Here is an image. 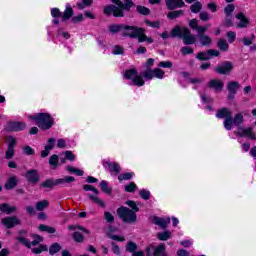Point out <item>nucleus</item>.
I'll return each instance as SVG.
<instances>
[{"instance_id":"33","label":"nucleus","mask_w":256,"mask_h":256,"mask_svg":"<svg viewBox=\"0 0 256 256\" xmlns=\"http://www.w3.org/2000/svg\"><path fill=\"white\" fill-rule=\"evenodd\" d=\"M31 251L35 255H41L43 251H49V248H47V245L40 244L39 247L31 248Z\"/></svg>"},{"instance_id":"45","label":"nucleus","mask_w":256,"mask_h":256,"mask_svg":"<svg viewBox=\"0 0 256 256\" xmlns=\"http://www.w3.org/2000/svg\"><path fill=\"white\" fill-rule=\"evenodd\" d=\"M137 250V243L129 241L126 245V251L128 253H134Z\"/></svg>"},{"instance_id":"49","label":"nucleus","mask_w":256,"mask_h":256,"mask_svg":"<svg viewBox=\"0 0 256 256\" xmlns=\"http://www.w3.org/2000/svg\"><path fill=\"white\" fill-rule=\"evenodd\" d=\"M72 237L74 241H76V243H83V241L85 240V237H83V234H81V232H74Z\"/></svg>"},{"instance_id":"60","label":"nucleus","mask_w":256,"mask_h":256,"mask_svg":"<svg viewBox=\"0 0 256 256\" xmlns=\"http://www.w3.org/2000/svg\"><path fill=\"white\" fill-rule=\"evenodd\" d=\"M158 67H162L163 69H171V67H173V63L171 61H162L158 64Z\"/></svg>"},{"instance_id":"36","label":"nucleus","mask_w":256,"mask_h":256,"mask_svg":"<svg viewBox=\"0 0 256 256\" xmlns=\"http://www.w3.org/2000/svg\"><path fill=\"white\" fill-rule=\"evenodd\" d=\"M136 11L140 15H144V16L151 15V9H149L145 6H141V5L136 6Z\"/></svg>"},{"instance_id":"63","label":"nucleus","mask_w":256,"mask_h":256,"mask_svg":"<svg viewBox=\"0 0 256 256\" xmlns=\"http://www.w3.org/2000/svg\"><path fill=\"white\" fill-rule=\"evenodd\" d=\"M224 24L226 27H233V16L226 15L224 19Z\"/></svg>"},{"instance_id":"53","label":"nucleus","mask_w":256,"mask_h":256,"mask_svg":"<svg viewBox=\"0 0 256 256\" xmlns=\"http://www.w3.org/2000/svg\"><path fill=\"white\" fill-rule=\"evenodd\" d=\"M83 189L84 191H92L95 195H99V190L93 185L85 184L83 185Z\"/></svg>"},{"instance_id":"54","label":"nucleus","mask_w":256,"mask_h":256,"mask_svg":"<svg viewBox=\"0 0 256 256\" xmlns=\"http://www.w3.org/2000/svg\"><path fill=\"white\" fill-rule=\"evenodd\" d=\"M234 11H235V5L234 4H228L224 8V13H225V15H228V16H231Z\"/></svg>"},{"instance_id":"55","label":"nucleus","mask_w":256,"mask_h":256,"mask_svg":"<svg viewBox=\"0 0 256 256\" xmlns=\"http://www.w3.org/2000/svg\"><path fill=\"white\" fill-rule=\"evenodd\" d=\"M51 16L54 17V19H57L59 17H63V13L59 8H52L51 9Z\"/></svg>"},{"instance_id":"20","label":"nucleus","mask_w":256,"mask_h":256,"mask_svg":"<svg viewBox=\"0 0 256 256\" xmlns=\"http://www.w3.org/2000/svg\"><path fill=\"white\" fill-rule=\"evenodd\" d=\"M16 239H17V241H19V243H21L22 245H24L28 249H31V245H33L35 247V246L39 245V243H40L38 240H34V241L31 242L30 239H27L23 236L17 237Z\"/></svg>"},{"instance_id":"56","label":"nucleus","mask_w":256,"mask_h":256,"mask_svg":"<svg viewBox=\"0 0 256 256\" xmlns=\"http://www.w3.org/2000/svg\"><path fill=\"white\" fill-rule=\"evenodd\" d=\"M253 41H255V34H252L250 39L247 37H244L242 39V42L246 47H249V45H253Z\"/></svg>"},{"instance_id":"17","label":"nucleus","mask_w":256,"mask_h":256,"mask_svg":"<svg viewBox=\"0 0 256 256\" xmlns=\"http://www.w3.org/2000/svg\"><path fill=\"white\" fill-rule=\"evenodd\" d=\"M245 112H239L232 117V126L241 127L245 123Z\"/></svg>"},{"instance_id":"5","label":"nucleus","mask_w":256,"mask_h":256,"mask_svg":"<svg viewBox=\"0 0 256 256\" xmlns=\"http://www.w3.org/2000/svg\"><path fill=\"white\" fill-rule=\"evenodd\" d=\"M116 213L124 223L133 224L137 223V213L125 206H121L116 210Z\"/></svg>"},{"instance_id":"48","label":"nucleus","mask_w":256,"mask_h":256,"mask_svg":"<svg viewBox=\"0 0 256 256\" xmlns=\"http://www.w3.org/2000/svg\"><path fill=\"white\" fill-rule=\"evenodd\" d=\"M126 205L130 207L131 211H134V213H139V208L137 207V203L133 200H127Z\"/></svg>"},{"instance_id":"26","label":"nucleus","mask_w":256,"mask_h":256,"mask_svg":"<svg viewBox=\"0 0 256 256\" xmlns=\"http://www.w3.org/2000/svg\"><path fill=\"white\" fill-rule=\"evenodd\" d=\"M241 87V84L237 81H231L228 83L227 90L229 93H236L239 91V88Z\"/></svg>"},{"instance_id":"2","label":"nucleus","mask_w":256,"mask_h":256,"mask_svg":"<svg viewBox=\"0 0 256 256\" xmlns=\"http://www.w3.org/2000/svg\"><path fill=\"white\" fill-rule=\"evenodd\" d=\"M170 37L173 39H182L184 45H195L197 43V37L191 33V30L187 27L175 26L171 32Z\"/></svg>"},{"instance_id":"3","label":"nucleus","mask_w":256,"mask_h":256,"mask_svg":"<svg viewBox=\"0 0 256 256\" xmlns=\"http://www.w3.org/2000/svg\"><path fill=\"white\" fill-rule=\"evenodd\" d=\"M30 119H32V121H36V125L40 129H43V131L51 129L55 123V120L49 115V113H38L30 116Z\"/></svg>"},{"instance_id":"41","label":"nucleus","mask_w":256,"mask_h":256,"mask_svg":"<svg viewBox=\"0 0 256 256\" xmlns=\"http://www.w3.org/2000/svg\"><path fill=\"white\" fill-rule=\"evenodd\" d=\"M133 175H135V174L131 173V172H126L124 174H120L118 176V180L119 181H131V179H133Z\"/></svg>"},{"instance_id":"42","label":"nucleus","mask_w":256,"mask_h":256,"mask_svg":"<svg viewBox=\"0 0 256 256\" xmlns=\"http://www.w3.org/2000/svg\"><path fill=\"white\" fill-rule=\"evenodd\" d=\"M124 190L126 193H135V191H137V184H135V182H130L124 187Z\"/></svg>"},{"instance_id":"52","label":"nucleus","mask_w":256,"mask_h":256,"mask_svg":"<svg viewBox=\"0 0 256 256\" xmlns=\"http://www.w3.org/2000/svg\"><path fill=\"white\" fill-rule=\"evenodd\" d=\"M104 219L106 220V223H115V216L111 214V212H104Z\"/></svg>"},{"instance_id":"50","label":"nucleus","mask_w":256,"mask_h":256,"mask_svg":"<svg viewBox=\"0 0 256 256\" xmlns=\"http://www.w3.org/2000/svg\"><path fill=\"white\" fill-rule=\"evenodd\" d=\"M56 142H57V140L55 138H49L45 148L48 149L49 151H53V149H55Z\"/></svg>"},{"instance_id":"16","label":"nucleus","mask_w":256,"mask_h":256,"mask_svg":"<svg viewBox=\"0 0 256 256\" xmlns=\"http://www.w3.org/2000/svg\"><path fill=\"white\" fill-rule=\"evenodd\" d=\"M152 222L154 223V225H158V227H161V229H167V225L171 223V218H160L158 216H154Z\"/></svg>"},{"instance_id":"24","label":"nucleus","mask_w":256,"mask_h":256,"mask_svg":"<svg viewBox=\"0 0 256 256\" xmlns=\"http://www.w3.org/2000/svg\"><path fill=\"white\" fill-rule=\"evenodd\" d=\"M131 7H135V2L133 0H124L120 3L121 11H131Z\"/></svg>"},{"instance_id":"21","label":"nucleus","mask_w":256,"mask_h":256,"mask_svg":"<svg viewBox=\"0 0 256 256\" xmlns=\"http://www.w3.org/2000/svg\"><path fill=\"white\" fill-rule=\"evenodd\" d=\"M198 41L202 47H211V43H213V39H211L207 34L198 36Z\"/></svg>"},{"instance_id":"64","label":"nucleus","mask_w":256,"mask_h":256,"mask_svg":"<svg viewBox=\"0 0 256 256\" xmlns=\"http://www.w3.org/2000/svg\"><path fill=\"white\" fill-rule=\"evenodd\" d=\"M206 31H207V26H198V28H196V33L198 36L206 35L205 34Z\"/></svg>"},{"instance_id":"10","label":"nucleus","mask_w":256,"mask_h":256,"mask_svg":"<svg viewBox=\"0 0 256 256\" xmlns=\"http://www.w3.org/2000/svg\"><path fill=\"white\" fill-rule=\"evenodd\" d=\"M214 71L219 75H229L233 71V62L225 61L221 65L216 66Z\"/></svg>"},{"instance_id":"51","label":"nucleus","mask_w":256,"mask_h":256,"mask_svg":"<svg viewBox=\"0 0 256 256\" xmlns=\"http://www.w3.org/2000/svg\"><path fill=\"white\" fill-rule=\"evenodd\" d=\"M93 5V0H82V3H78L79 9L83 10L85 7H91Z\"/></svg>"},{"instance_id":"39","label":"nucleus","mask_w":256,"mask_h":256,"mask_svg":"<svg viewBox=\"0 0 256 256\" xmlns=\"http://www.w3.org/2000/svg\"><path fill=\"white\" fill-rule=\"evenodd\" d=\"M49 207V201L42 200L36 203V210L37 211H43L44 209H47Z\"/></svg>"},{"instance_id":"35","label":"nucleus","mask_w":256,"mask_h":256,"mask_svg":"<svg viewBox=\"0 0 256 256\" xmlns=\"http://www.w3.org/2000/svg\"><path fill=\"white\" fill-rule=\"evenodd\" d=\"M61 249H63V247H61V244L59 243H53L50 247H49V253L51 255H55L56 253H59V251H61Z\"/></svg>"},{"instance_id":"30","label":"nucleus","mask_w":256,"mask_h":256,"mask_svg":"<svg viewBox=\"0 0 256 256\" xmlns=\"http://www.w3.org/2000/svg\"><path fill=\"white\" fill-rule=\"evenodd\" d=\"M217 47L220 49V51H229V44L227 43V40L220 38L217 42Z\"/></svg>"},{"instance_id":"6","label":"nucleus","mask_w":256,"mask_h":256,"mask_svg":"<svg viewBox=\"0 0 256 256\" xmlns=\"http://www.w3.org/2000/svg\"><path fill=\"white\" fill-rule=\"evenodd\" d=\"M217 119H224L223 125L226 131L233 129V112L229 108H221L216 113Z\"/></svg>"},{"instance_id":"40","label":"nucleus","mask_w":256,"mask_h":256,"mask_svg":"<svg viewBox=\"0 0 256 256\" xmlns=\"http://www.w3.org/2000/svg\"><path fill=\"white\" fill-rule=\"evenodd\" d=\"M8 143V149H15V145H17V138L14 136H8L6 139Z\"/></svg>"},{"instance_id":"58","label":"nucleus","mask_w":256,"mask_h":256,"mask_svg":"<svg viewBox=\"0 0 256 256\" xmlns=\"http://www.w3.org/2000/svg\"><path fill=\"white\" fill-rule=\"evenodd\" d=\"M208 53V57L210 59H212V57H219V55H221V53L219 52V50H215V49H208L206 50Z\"/></svg>"},{"instance_id":"37","label":"nucleus","mask_w":256,"mask_h":256,"mask_svg":"<svg viewBox=\"0 0 256 256\" xmlns=\"http://www.w3.org/2000/svg\"><path fill=\"white\" fill-rule=\"evenodd\" d=\"M140 77H144V79H146L147 81H151V79H153L154 77L153 69L146 68V70L141 73Z\"/></svg>"},{"instance_id":"44","label":"nucleus","mask_w":256,"mask_h":256,"mask_svg":"<svg viewBox=\"0 0 256 256\" xmlns=\"http://www.w3.org/2000/svg\"><path fill=\"white\" fill-rule=\"evenodd\" d=\"M139 195L141 199H144V201H149V199H151V192H149L147 189L140 190Z\"/></svg>"},{"instance_id":"15","label":"nucleus","mask_w":256,"mask_h":256,"mask_svg":"<svg viewBox=\"0 0 256 256\" xmlns=\"http://www.w3.org/2000/svg\"><path fill=\"white\" fill-rule=\"evenodd\" d=\"M26 179L29 183H39V172L36 169H31L26 172Z\"/></svg>"},{"instance_id":"29","label":"nucleus","mask_w":256,"mask_h":256,"mask_svg":"<svg viewBox=\"0 0 256 256\" xmlns=\"http://www.w3.org/2000/svg\"><path fill=\"white\" fill-rule=\"evenodd\" d=\"M48 163L51 165L52 169H57V167H59V155L53 154L49 158Z\"/></svg>"},{"instance_id":"38","label":"nucleus","mask_w":256,"mask_h":256,"mask_svg":"<svg viewBox=\"0 0 256 256\" xmlns=\"http://www.w3.org/2000/svg\"><path fill=\"white\" fill-rule=\"evenodd\" d=\"M157 237L159 241H168V239H171V231L159 232Z\"/></svg>"},{"instance_id":"34","label":"nucleus","mask_w":256,"mask_h":256,"mask_svg":"<svg viewBox=\"0 0 256 256\" xmlns=\"http://www.w3.org/2000/svg\"><path fill=\"white\" fill-rule=\"evenodd\" d=\"M106 165L110 168V171H114V173L119 174L121 173V166H119V163L114 162H106Z\"/></svg>"},{"instance_id":"8","label":"nucleus","mask_w":256,"mask_h":256,"mask_svg":"<svg viewBox=\"0 0 256 256\" xmlns=\"http://www.w3.org/2000/svg\"><path fill=\"white\" fill-rule=\"evenodd\" d=\"M25 129H27V124L19 121H9L4 126L7 133H19V131H25Z\"/></svg>"},{"instance_id":"62","label":"nucleus","mask_w":256,"mask_h":256,"mask_svg":"<svg viewBox=\"0 0 256 256\" xmlns=\"http://www.w3.org/2000/svg\"><path fill=\"white\" fill-rule=\"evenodd\" d=\"M180 52L182 53V55H193V48H191V47H182L180 49Z\"/></svg>"},{"instance_id":"18","label":"nucleus","mask_w":256,"mask_h":256,"mask_svg":"<svg viewBox=\"0 0 256 256\" xmlns=\"http://www.w3.org/2000/svg\"><path fill=\"white\" fill-rule=\"evenodd\" d=\"M207 87L209 89H215V91H223L224 84L221 80L212 79L208 82Z\"/></svg>"},{"instance_id":"46","label":"nucleus","mask_w":256,"mask_h":256,"mask_svg":"<svg viewBox=\"0 0 256 256\" xmlns=\"http://www.w3.org/2000/svg\"><path fill=\"white\" fill-rule=\"evenodd\" d=\"M196 59H198V61H209V53L207 51L205 52H199L196 55Z\"/></svg>"},{"instance_id":"19","label":"nucleus","mask_w":256,"mask_h":256,"mask_svg":"<svg viewBox=\"0 0 256 256\" xmlns=\"http://www.w3.org/2000/svg\"><path fill=\"white\" fill-rule=\"evenodd\" d=\"M236 19H238L240 22L237 24L238 29H245L247 25H249V19L245 17V14L243 12H240L236 15Z\"/></svg>"},{"instance_id":"7","label":"nucleus","mask_w":256,"mask_h":256,"mask_svg":"<svg viewBox=\"0 0 256 256\" xmlns=\"http://www.w3.org/2000/svg\"><path fill=\"white\" fill-rule=\"evenodd\" d=\"M124 79H128L132 81V85H135L136 87H143L145 85V80H143V77L139 75L136 69H128L124 72Z\"/></svg>"},{"instance_id":"25","label":"nucleus","mask_w":256,"mask_h":256,"mask_svg":"<svg viewBox=\"0 0 256 256\" xmlns=\"http://www.w3.org/2000/svg\"><path fill=\"white\" fill-rule=\"evenodd\" d=\"M100 189L106 195H111L113 193V188L109 187V182L102 180L100 182Z\"/></svg>"},{"instance_id":"14","label":"nucleus","mask_w":256,"mask_h":256,"mask_svg":"<svg viewBox=\"0 0 256 256\" xmlns=\"http://www.w3.org/2000/svg\"><path fill=\"white\" fill-rule=\"evenodd\" d=\"M166 7L169 11H175L185 5L183 0H165Z\"/></svg>"},{"instance_id":"61","label":"nucleus","mask_w":256,"mask_h":256,"mask_svg":"<svg viewBox=\"0 0 256 256\" xmlns=\"http://www.w3.org/2000/svg\"><path fill=\"white\" fill-rule=\"evenodd\" d=\"M13 157H15V148H8L6 151L5 159L10 160Z\"/></svg>"},{"instance_id":"9","label":"nucleus","mask_w":256,"mask_h":256,"mask_svg":"<svg viewBox=\"0 0 256 256\" xmlns=\"http://www.w3.org/2000/svg\"><path fill=\"white\" fill-rule=\"evenodd\" d=\"M167 247L164 243H160L158 246H149L146 248L147 256H167Z\"/></svg>"},{"instance_id":"23","label":"nucleus","mask_w":256,"mask_h":256,"mask_svg":"<svg viewBox=\"0 0 256 256\" xmlns=\"http://www.w3.org/2000/svg\"><path fill=\"white\" fill-rule=\"evenodd\" d=\"M0 211L2 213H6V215H11V213H15L17 211V207L10 206L7 203L0 204Z\"/></svg>"},{"instance_id":"47","label":"nucleus","mask_w":256,"mask_h":256,"mask_svg":"<svg viewBox=\"0 0 256 256\" xmlns=\"http://www.w3.org/2000/svg\"><path fill=\"white\" fill-rule=\"evenodd\" d=\"M153 75L156 77V79H163V77H165V71H163L161 68H155L153 69Z\"/></svg>"},{"instance_id":"43","label":"nucleus","mask_w":256,"mask_h":256,"mask_svg":"<svg viewBox=\"0 0 256 256\" xmlns=\"http://www.w3.org/2000/svg\"><path fill=\"white\" fill-rule=\"evenodd\" d=\"M201 9H203V4H201V2L199 1L195 2L190 6V11H192L193 13H199Z\"/></svg>"},{"instance_id":"13","label":"nucleus","mask_w":256,"mask_h":256,"mask_svg":"<svg viewBox=\"0 0 256 256\" xmlns=\"http://www.w3.org/2000/svg\"><path fill=\"white\" fill-rule=\"evenodd\" d=\"M235 135H238V137H245L248 136V139H252L253 141H256V135L253 133L252 128H239L238 131L234 132Z\"/></svg>"},{"instance_id":"4","label":"nucleus","mask_w":256,"mask_h":256,"mask_svg":"<svg viewBox=\"0 0 256 256\" xmlns=\"http://www.w3.org/2000/svg\"><path fill=\"white\" fill-rule=\"evenodd\" d=\"M74 181H75V177L73 176H66L64 178H58V179L50 178L42 182L40 184V188L53 189V187H57L59 185H62V187H67V184L74 183Z\"/></svg>"},{"instance_id":"12","label":"nucleus","mask_w":256,"mask_h":256,"mask_svg":"<svg viewBox=\"0 0 256 256\" xmlns=\"http://www.w3.org/2000/svg\"><path fill=\"white\" fill-rule=\"evenodd\" d=\"M1 223L4 225L6 229H13V227H17V225H21V220H19L16 216H10L3 218Z\"/></svg>"},{"instance_id":"57","label":"nucleus","mask_w":256,"mask_h":256,"mask_svg":"<svg viewBox=\"0 0 256 256\" xmlns=\"http://www.w3.org/2000/svg\"><path fill=\"white\" fill-rule=\"evenodd\" d=\"M113 55H123L125 51L123 50V47L119 45H115L112 50Z\"/></svg>"},{"instance_id":"28","label":"nucleus","mask_w":256,"mask_h":256,"mask_svg":"<svg viewBox=\"0 0 256 256\" xmlns=\"http://www.w3.org/2000/svg\"><path fill=\"white\" fill-rule=\"evenodd\" d=\"M73 15H74L73 8L71 7V5H67L66 10L64 11V14L62 15V21L65 22V21L69 20L70 18L73 17Z\"/></svg>"},{"instance_id":"1","label":"nucleus","mask_w":256,"mask_h":256,"mask_svg":"<svg viewBox=\"0 0 256 256\" xmlns=\"http://www.w3.org/2000/svg\"><path fill=\"white\" fill-rule=\"evenodd\" d=\"M110 33H122V37H130V39H138V43L147 41L145 28L137 26H129L125 24H112L109 27Z\"/></svg>"},{"instance_id":"32","label":"nucleus","mask_w":256,"mask_h":256,"mask_svg":"<svg viewBox=\"0 0 256 256\" xmlns=\"http://www.w3.org/2000/svg\"><path fill=\"white\" fill-rule=\"evenodd\" d=\"M86 196L90 201H93L94 203H97V205H100V207H105V202H103V200H101L98 196L90 193L86 194Z\"/></svg>"},{"instance_id":"11","label":"nucleus","mask_w":256,"mask_h":256,"mask_svg":"<svg viewBox=\"0 0 256 256\" xmlns=\"http://www.w3.org/2000/svg\"><path fill=\"white\" fill-rule=\"evenodd\" d=\"M104 14L113 15V17H125V12L113 4L104 7Z\"/></svg>"},{"instance_id":"27","label":"nucleus","mask_w":256,"mask_h":256,"mask_svg":"<svg viewBox=\"0 0 256 256\" xmlns=\"http://www.w3.org/2000/svg\"><path fill=\"white\" fill-rule=\"evenodd\" d=\"M182 15H185V12L183 10L170 11L167 14V19L173 21V19H179V17H182Z\"/></svg>"},{"instance_id":"22","label":"nucleus","mask_w":256,"mask_h":256,"mask_svg":"<svg viewBox=\"0 0 256 256\" xmlns=\"http://www.w3.org/2000/svg\"><path fill=\"white\" fill-rule=\"evenodd\" d=\"M17 177L16 176H11L8 178L7 182L4 185V189H7V191H11V189H15L17 187Z\"/></svg>"},{"instance_id":"31","label":"nucleus","mask_w":256,"mask_h":256,"mask_svg":"<svg viewBox=\"0 0 256 256\" xmlns=\"http://www.w3.org/2000/svg\"><path fill=\"white\" fill-rule=\"evenodd\" d=\"M38 229L42 232L49 233L50 235H53L57 231L54 227L47 226L45 224H40Z\"/></svg>"},{"instance_id":"59","label":"nucleus","mask_w":256,"mask_h":256,"mask_svg":"<svg viewBox=\"0 0 256 256\" xmlns=\"http://www.w3.org/2000/svg\"><path fill=\"white\" fill-rule=\"evenodd\" d=\"M22 151L24 155H35V150L31 146H24Z\"/></svg>"}]
</instances>
